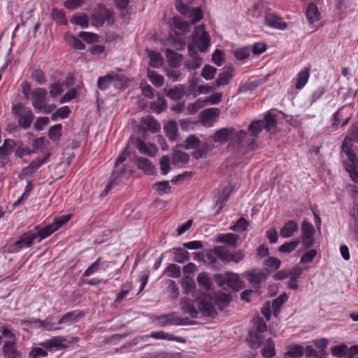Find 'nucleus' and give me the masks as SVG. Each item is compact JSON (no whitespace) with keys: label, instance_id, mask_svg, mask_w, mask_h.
Returning <instances> with one entry per match:
<instances>
[{"label":"nucleus","instance_id":"a19ab883","mask_svg":"<svg viewBox=\"0 0 358 358\" xmlns=\"http://www.w3.org/2000/svg\"><path fill=\"white\" fill-rule=\"evenodd\" d=\"M216 256L223 262L229 263L231 262L230 257L231 252L222 246H216L213 250Z\"/></svg>","mask_w":358,"mask_h":358},{"label":"nucleus","instance_id":"4468645a","mask_svg":"<svg viewBox=\"0 0 358 358\" xmlns=\"http://www.w3.org/2000/svg\"><path fill=\"white\" fill-rule=\"evenodd\" d=\"M245 275L255 288L259 287L261 282L266 279V275L259 269L245 271Z\"/></svg>","mask_w":358,"mask_h":358},{"label":"nucleus","instance_id":"f8f14e48","mask_svg":"<svg viewBox=\"0 0 358 358\" xmlns=\"http://www.w3.org/2000/svg\"><path fill=\"white\" fill-rule=\"evenodd\" d=\"M159 324L162 327H165L171 324H187L188 318H180L176 317L175 313L162 315L157 317Z\"/></svg>","mask_w":358,"mask_h":358},{"label":"nucleus","instance_id":"2eb2a0df","mask_svg":"<svg viewBox=\"0 0 358 358\" xmlns=\"http://www.w3.org/2000/svg\"><path fill=\"white\" fill-rule=\"evenodd\" d=\"M220 110L217 108L205 109L199 114L200 120L204 125L211 124L220 115Z\"/></svg>","mask_w":358,"mask_h":358},{"label":"nucleus","instance_id":"f257e3e1","mask_svg":"<svg viewBox=\"0 0 358 358\" xmlns=\"http://www.w3.org/2000/svg\"><path fill=\"white\" fill-rule=\"evenodd\" d=\"M199 308L196 309L194 301L182 298L181 300V310L184 313L189 314L192 318H196L199 312L207 317H215L217 311L212 301L211 296L206 293L201 294L196 298Z\"/></svg>","mask_w":358,"mask_h":358},{"label":"nucleus","instance_id":"6e6d98bb","mask_svg":"<svg viewBox=\"0 0 358 358\" xmlns=\"http://www.w3.org/2000/svg\"><path fill=\"white\" fill-rule=\"evenodd\" d=\"M233 75L231 72L225 71L220 73L216 80L217 86H222L227 85L231 80Z\"/></svg>","mask_w":358,"mask_h":358},{"label":"nucleus","instance_id":"774afa93","mask_svg":"<svg viewBox=\"0 0 358 358\" xmlns=\"http://www.w3.org/2000/svg\"><path fill=\"white\" fill-rule=\"evenodd\" d=\"M276 127V120L274 115H266L264 117V125L267 131H270L274 129Z\"/></svg>","mask_w":358,"mask_h":358},{"label":"nucleus","instance_id":"a878e982","mask_svg":"<svg viewBox=\"0 0 358 358\" xmlns=\"http://www.w3.org/2000/svg\"><path fill=\"white\" fill-rule=\"evenodd\" d=\"M306 15L309 24H313L320 20V13L315 3L311 2L308 4Z\"/></svg>","mask_w":358,"mask_h":358},{"label":"nucleus","instance_id":"c85d7f7f","mask_svg":"<svg viewBox=\"0 0 358 358\" xmlns=\"http://www.w3.org/2000/svg\"><path fill=\"white\" fill-rule=\"evenodd\" d=\"M227 285L234 291H238L243 288L244 283L240 280L238 274L228 272Z\"/></svg>","mask_w":358,"mask_h":358},{"label":"nucleus","instance_id":"5701e85b","mask_svg":"<svg viewBox=\"0 0 358 358\" xmlns=\"http://www.w3.org/2000/svg\"><path fill=\"white\" fill-rule=\"evenodd\" d=\"M235 129L233 127L222 128L217 131L213 136L215 143H225L234 134Z\"/></svg>","mask_w":358,"mask_h":358},{"label":"nucleus","instance_id":"680f3d73","mask_svg":"<svg viewBox=\"0 0 358 358\" xmlns=\"http://www.w3.org/2000/svg\"><path fill=\"white\" fill-rule=\"evenodd\" d=\"M348 347L345 344L336 345L331 348V355L336 357H343L346 355Z\"/></svg>","mask_w":358,"mask_h":358},{"label":"nucleus","instance_id":"c9c22d12","mask_svg":"<svg viewBox=\"0 0 358 358\" xmlns=\"http://www.w3.org/2000/svg\"><path fill=\"white\" fill-rule=\"evenodd\" d=\"M261 354L264 358H272L275 356V343L271 338L266 339V343L262 349Z\"/></svg>","mask_w":358,"mask_h":358},{"label":"nucleus","instance_id":"cd10ccee","mask_svg":"<svg viewBox=\"0 0 358 358\" xmlns=\"http://www.w3.org/2000/svg\"><path fill=\"white\" fill-rule=\"evenodd\" d=\"M21 323L23 324H38L40 327H43L47 331L59 330L61 329L60 327L57 326L55 323L39 319L23 320L21 321Z\"/></svg>","mask_w":358,"mask_h":358},{"label":"nucleus","instance_id":"7c9ffc66","mask_svg":"<svg viewBox=\"0 0 358 358\" xmlns=\"http://www.w3.org/2000/svg\"><path fill=\"white\" fill-rule=\"evenodd\" d=\"M165 55L169 65L173 68L178 67L182 61V55L170 48H167Z\"/></svg>","mask_w":358,"mask_h":358},{"label":"nucleus","instance_id":"8fccbe9b","mask_svg":"<svg viewBox=\"0 0 358 358\" xmlns=\"http://www.w3.org/2000/svg\"><path fill=\"white\" fill-rule=\"evenodd\" d=\"M346 140L349 142L350 150H352V142L355 141L358 143V123L351 126L349 130V135L344 138L343 142H345Z\"/></svg>","mask_w":358,"mask_h":358},{"label":"nucleus","instance_id":"69168bd1","mask_svg":"<svg viewBox=\"0 0 358 358\" xmlns=\"http://www.w3.org/2000/svg\"><path fill=\"white\" fill-rule=\"evenodd\" d=\"M259 84L260 83L258 81L246 82L243 83L239 85L238 93L245 92L247 91H252L256 89L259 85Z\"/></svg>","mask_w":358,"mask_h":358},{"label":"nucleus","instance_id":"7ed1b4c3","mask_svg":"<svg viewBox=\"0 0 358 358\" xmlns=\"http://www.w3.org/2000/svg\"><path fill=\"white\" fill-rule=\"evenodd\" d=\"M13 113L18 117V124L20 127L27 129L31 126L34 115L29 108H27L22 103L13 105L12 107Z\"/></svg>","mask_w":358,"mask_h":358},{"label":"nucleus","instance_id":"aec40b11","mask_svg":"<svg viewBox=\"0 0 358 358\" xmlns=\"http://www.w3.org/2000/svg\"><path fill=\"white\" fill-rule=\"evenodd\" d=\"M299 231L297 222L293 220L286 222L280 230L281 237L287 238L294 236Z\"/></svg>","mask_w":358,"mask_h":358},{"label":"nucleus","instance_id":"a18cd8bd","mask_svg":"<svg viewBox=\"0 0 358 358\" xmlns=\"http://www.w3.org/2000/svg\"><path fill=\"white\" fill-rule=\"evenodd\" d=\"M83 316V315L80 311L69 312L62 317L58 324H62L67 322H73Z\"/></svg>","mask_w":358,"mask_h":358},{"label":"nucleus","instance_id":"e433bc0d","mask_svg":"<svg viewBox=\"0 0 358 358\" xmlns=\"http://www.w3.org/2000/svg\"><path fill=\"white\" fill-rule=\"evenodd\" d=\"M189 160V156L187 153L175 150L172 155V164L176 166H182L187 164Z\"/></svg>","mask_w":358,"mask_h":358},{"label":"nucleus","instance_id":"3c124183","mask_svg":"<svg viewBox=\"0 0 358 358\" xmlns=\"http://www.w3.org/2000/svg\"><path fill=\"white\" fill-rule=\"evenodd\" d=\"M174 261L178 263H184L189 260V254L183 248L174 249Z\"/></svg>","mask_w":358,"mask_h":358},{"label":"nucleus","instance_id":"393cba45","mask_svg":"<svg viewBox=\"0 0 358 358\" xmlns=\"http://www.w3.org/2000/svg\"><path fill=\"white\" fill-rule=\"evenodd\" d=\"M108 262H103L101 257H98L97 259L92 263L84 271L83 276L87 277L96 273L99 270H106V267L108 266Z\"/></svg>","mask_w":358,"mask_h":358},{"label":"nucleus","instance_id":"09e8293b","mask_svg":"<svg viewBox=\"0 0 358 358\" xmlns=\"http://www.w3.org/2000/svg\"><path fill=\"white\" fill-rule=\"evenodd\" d=\"M151 108L159 114L167 108V101L164 97L158 95L157 100L151 103Z\"/></svg>","mask_w":358,"mask_h":358},{"label":"nucleus","instance_id":"2f4dec72","mask_svg":"<svg viewBox=\"0 0 358 358\" xmlns=\"http://www.w3.org/2000/svg\"><path fill=\"white\" fill-rule=\"evenodd\" d=\"M136 148L140 152L148 155L150 157H153L157 151V148L155 145L151 143L147 145L141 139L139 138L136 140Z\"/></svg>","mask_w":358,"mask_h":358},{"label":"nucleus","instance_id":"864d4df0","mask_svg":"<svg viewBox=\"0 0 358 358\" xmlns=\"http://www.w3.org/2000/svg\"><path fill=\"white\" fill-rule=\"evenodd\" d=\"M299 243L300 240L298 238L287 242L278 248V251L281 253H289L296 248Z\"/></svg>","mask_w":358,"mask_h":358},{"label":"nucleus","instance_id":"dca6fc26","mask_svg":"<svg viewBox=\"0 0 358 358\" xmlns=\"http://www.w3.org/2000/svg\"><path fill=\"white\" fill-rule=\"evenodd\" d=\"M127 169L125 167H121L120 169L113 171L108 185L106 186L103 192L106 194L115 185H117L119 182L124 177Z\"/></svg>","mask_w":358,"mask_h":358},{"label":"nucleus","instance_id":"20e7f679","mask_svg":"<svg viewBox=\"0 0 358 358\" xmlns=\"http://www.w3.org/2000/svg\"><path fill=\"white\" fill-rule=\"evenodd\" d=\"M192 41L200 52H205L209 48L210 38L207 31L204 29V25L196 27L192 35Z\"/></svg>","mask_w":358,"mask_h":358},{"label":"nucleus","instance_id":"0e129e2a","mask_svg":"<svg viewBox=\"0 0 358 358\" xmlns=\"http://www.w3.org/2000/svg\"><path fill=\"white\" fill-rule=\"evenodd\" d=\"M254 324L255 325V331L258 333H264L267 331V325L264 319L259 316H257L254 318Z\"/></svg>","mask_w":358,"mask_h":358},{"label":"nucleus","instance_id":"f03ea898","mask_svg":"<svg viewBox=\"0 0 358 358\" xmlns=\"http://www.w3.org/2000/svg\"><path fill=\"white\" fill-rule=\"evenodd\" d=\"M341 149L350 161V164H345V169L349 173L352 180L355 182H358V157L354 152L353 150H350L349 142L347 140L343 142Z\"/></svg>","mask_w":358,"mask_h":358},{"label":"nucleus","instance_id":"603ef678","mask_svg":"<svg viewBox=\"0 0 358 358\" xmlns=\"http://www.w3.org/2000/svg\"><path fill=\"white\" fill-rule=\"evenodd\" d=\"M62 126L61 124L52 126L48 131V136L54 142L58 141L62 136Z\"/></svg>","mask_w":358,"mask_h":358},{"label":"nucleus","instance_id":"412c9836","mask_svg":"<svg viewBox=\"0 0 358 358\" xmlns=\"http://www.w3.org/2000/svg\"><path fill=\"white\" fill-rule=\"evenodd\" d=\"M165 94L173 101H180L185 94V87L183 85H177L173 88L164 89Z\"/></svg>","mask_w":358,"mask_h":358},{"label":"nucleus","instance_id":"338daca9","mask_svg":"<svg viewBox=\"0 0 358 358\" xmlns=\"http://www.w3.org/2000/svg\"><path fill=\"white\" fill-rule=\"evenodd\" d=\"M234 55L238 60H244L250 55V49L248 47L241 48L234 51Z\"/></svg>","mask_w":358,"mask_h":358},{"label":"nucleus","instance_id":"6e6552de","mask_svg":"<svg viewBox=\"0 0 358 358\" xmlns=\"http://www.w3.org/2000/svg\"><path fill=\"white\" fill-rule=\"evenodd\" d=\"M66 341V338L64 336H55L41 343V345L50 350H62L68 348V345L64 343Z\"/></svg>","mask_w":358,"mask_h":358},{"label":"nucleus","instance_id":"e2e57ef3","mask_svg":"<svg viewBox=\"0 0 358 358\" xmlns=\"http://www.w3.org/2000/svg\"><path fill=\"white\" fill-rule=\"evenodd\" d=\"M78 36L87 43H94L98 41L99 37L96 34L80 31Z\"/></svg>","mask_w":358,"mask_h":358},{"label":"nucleus","instance_id":"4d7b16f0","mask_svg":"<svg viewBox=\"0 0 358 358\" xmlns=\"http://www.w3.org/2000/svg\"><path fill=\"white\" fill-rule=\"evenodd\" d=\"M206 105L204 99H199L195 102L189 103L187 110L189 114H195L200 108H203Z\"/></svg>","mask_w":358,"mask_h":358},{"label":"nucleus","instance_id":"de8ad7c7","mask_svg":"<svg viewBox=\"0 0 358 358\" xmlns=\"http://www.w3.org/2000/svg\"><path fill=\"white\" fill-rule=\"evenodd\" d=\"M150 65L153 68H159L163 64V58L160 53L149 51Z\"/></svg>","mask_w":358,"mask_h":358},{"label":"nucleus","instance_id":"a211bd4d","mask_svg":"<svg viewBox=\"0 0 358 358\" xmlns=\"http://www.w3.org/2000/svg\"><path fill=\"white\" fill-rule=\"evenodd\" d=\"M240 238L238 234L232 233L220 234L216 238L217 243H225L231 248L237 247V242Z\"/></svg>","mask_w":358,"mask_h":358},{"label":"nucleus","instance_id":"9b49d317","mask_svg":"<svg viewBox=\"0 0 358 358\" xmlns=\"http://www.w3.org/2000/svg\"><path fill=\"white\" fill-rule=\"evenodd\" d=\"M265 24L269 27L280 30H284L287 28V23L275 13L268 12L266 13Z\"/></svg>","mask_w":358,"mask_h":358},{"label":"nucleus","instance_id":"4c0bfd02","mask_svg":"<svg viewBox=\"0 0 358 358\" xmlns=\"http://www.w3.org/2000/svg\"><path fill=\"white\" fill-rule=\"evenodd\" d=\"M288 296L285 293L282 294L278 298L273 299L272 302V308L275 317H278L282 306L287 301Z\"/></svg>","mask_w":358,"mask_h":358},{"label":"nucleus","instance_id":"9d476101","mask_svg":"<svg viewBox=\"0 0 358 358\" xmlns=\"http://www.w3.org/2000/svg\"><path fill=\"white\" fill-rule=\"evenodd\" d=\"M46 96L47 91L44 88H36L31 92L32 106L37 112H41Z\"/></svg>","mask_w":358,"mask_h":358},{"label":"nucleus","instance_id":"423d86ee","mask_svg":"<svg viewBox=\"0 0 358 358\" xmlns=\"http://www.w3.org/2000/svg\"><path fill=\"white\" fill-rule=\"evenodd\" d=\"M232 141L234 144L241 148H245L247 150H253L257 147L255 138L249 136L247 132L243 130L235 133Z\"/></svg>","mask_w":358,"mask_h":358},{"label":"nucleus","instance_id":"052dcab7","mask_svg":"<svg viewBox=\"0 0 358 358\" xmlns=\"http://www.w3.org/2000/svg\"><path fill=\"white\" fill-rule=\"evenodd\" d=\"M202 62L203 61L201 57H196L185 62V66L189 71L196 70L201 66Z\"/></svg>","mask_w":358,"mask_h":358},{"label":"nucleus","instance_id":"f704fd0d","mask_svg":"<svg viewBox=\"0 0 358 358\" xmlns=\"http://www.w3.org/2000/svg\"><path fill=\"white\" fill-rule=\"evenodd\" d=\"M310 76V69L306 67L303 69L301 71L297 74L296 83L295 85V88L296 90L302 89L306 84L307 83Z\"/></svg>","mask_w":358,"mask_h":358},{"label":"nucleus","instance_id":"b1692460","mask_svg":"<svg viewBox=\"0 0 358 358\" xmlns=\"http://www.w3.org/2000/svg\"><path fill=\"white\" fill-rule=\"evenodd\" d=\"M264 340V336L261 333H258L251 330L247 338L248 345L251 349H257L263 343Z\"/></svg>","mask_w":358,"mask_h":358},{"label":"nucleus","instance_id":"6ab92c4d","mask_svg":"<svg viewBox=\"0 0 358 358\" xmlns=\"http://www.w3.org/2000/svg\"><path fill=\"white\" fill-rule=\"evenodd\" d=\"M134 163L138 169L143 171L147 174H153L155 171V166L147 158L135 157Z\"/></svg>","mask_w":358,"mask_h":358},{"label":"nucleus","instance_id":"c756f323","mask_svg":"<svg viewBox=\"0 0 358 358\" xmlns=\"http://www.w3.org/2000/svg\"><path fill=\"white\" fill-rule=\"evenodd\" d=\"M2 350L6 358H18L20 357V352L15 348V341H6Z\"/></svg>","mask_w":358,"mask_h":358},{"label":"nucleus","instance_id":"79ce46f5","mask_svg":"<svg viewBox=\"0 0 358 358\" xmlns=\"http://www.w3.org/2000/svg\"><path fill=\"white\" fill-rule=\"evenodd\" d=\"M71 22L79 25L82 28H87L89 25L88 17L85 13H76L71 19Z\"/></svg>","mask_w":358,"mask_h":358},{"label":"nucleus","instance_id":"bb28decb","mask_svg":"<svg viewBox=\"0 0 358 358\" xmlns=\"http://www.w3.org/2000/svg\"><path fill=\"white\" fill-rule=\"evenodd\" d=\"M43 164V162L39 161V158L34 159L29 166L22 169L19 178L23 179L27 176H32Z\"/></svg>","mask_w":358,"mask_h":358},{"label":"nucleus","instance_id":"0eeeda50","mask_svg":"<svg viewBox=\"0 0 358 358\" xmlns=\"http://www.w3.org/2000/svg\"><path fill=\"white\" fill-rule=\"evenodd\" d=\"M111 12L108 9L102 5H99L91 15V24L96 27H100L109 20Z\"/></svg>","mask_w":358,"mask_h":358},{"label":"nucleus","instance_id":"39448f33","mask_svg":"<svg viewBox=\"0 0 358 358\" xmlns=\"http://www.w3.org/2000/svg\"><path fill=\"white\" fill-rule=\"evenodd\" d=\"M176 8L185 17L189 18L192 24H195L203 17L200 7L191 8L188 4L184 3L182 0H176Z\"/></svg>","mask_w":358,"mask_h":358},{"label":"nucleus","instance_id":"473e14b6","mask_svg":"<svg viewBox=\"0 0 358 358\" xmlns=\"http://www.w3.org/2000/svg\"><path fill=\"white\" fill-rule=\"evenodd\" d=\"M141 122L146 127V129L152 133L157 132L160 130V124L151 115L142 117Z\"/></svg>","mask_w":358,"mask_h":358},{"label":"nucleus","instance_id":"5fc2aeb1","mask_svg":"<svg viewBox=\"0 0 358 358\" xmlns=\"http://www.w3.org/2000/svg\"><path fill=\"white\" fill-rule=\"evenodd\" d=\"M217 72V69L213 66L209 64H206L203 68L201 72V76L204 78L206 80H209L214 78L215 73Z\"/></svg>","mask_w":358,"mask_h":358},{"label":"nucleus","instance_id":"4be33fe9","mask_svg":"<svg viewBox=\"0 0 358 358\" xmlns=\"http://www.w3.org/2000/svg\"><path fill=\"white\" fill-rule=\"evenodd\" d=\"M35 230L36 231L35 233L36 237V238H38V241L41 242L42 240L50 236L52 234L57 231V227L55 224H53V223L43 227H41L40 226L37 225L35 227Z\"/></svg>","mask_w":358,"mask_h":358},{"label":"nucleus","instance_id":"ddd939ff","mask_svg":"<svg viewBox=\"0 0 358 358\" xmlns=\"http://www.w3.org/2000/svg\"><path fill=\"white\" fill-rule=\"evenodd\" d=\"M231 192L232 187L231 186L224 187L221 190L217 191L215 201L216 214H218L222 210Z\"/></svg>","mask_w":358,"mask_h":358},{"label":"nucleus","instance_id":"37998d69","mask_svg":"<svg viewBox=\"0 0 358 358\" xmlns=\"http://www.w3.org/2000/svg\"><path fill=\"white\" fill-rule=\"evenodd\" d=\"M147 75L149 80L156 87H160L164 85V78L162 76L152 70L148 69Z\"/></svg>","mask_w":358,"mask_h":358},{"label":"nucleus","instance_id":"1a4fd4ad","mask_svg":"<svg viewBox=\"0 0 358 358\" xmlns=\"http://www.w3.org/2000/svg\"><path fill=\"white\" fill-rule=\"evenodd\" d=\"M122 76L120 75H112L110 73L107 74L105 76L99 77L97 80V86L101 90H105L109 87L110 84L114 82V85L116 87H120L122 84L119 83L121 82Z\"/></svg>","mask_w":358,"mask_h":358},{"label":"nucleus","instance_id":"ea45409f","mask_svg":"<svg viewBox=\"0 0 358 358\" xmlns=\"http://www.w3.org/2000/svg\"><path fill=\"white\" fill-rule=\"evenodd\" d=\"M264 125V121L262 120H253L248 126V131L250 134L249 136L255 138L256 140L258 134L261 132Z\"/></svg>","mask_w":358,"mask_h":358},{"label":"nucleus","instance_id":"58836bf2","mask_svg":"<svg viewBox=\"0 0 358 358\" xmlns=\"http://www.w3.org/2000/svg\"><path fill=\"white\" fill-rule=\"evenodd\" d=\"M304 348L299 344L291 345L288 348V350L285 352V356L292 358H299L303 356Z\"/></svg>","mask_w":358,"mask_h":358},{"label":"nucleus","instance_id":"bf43d9fd","mask_svg":"<svg viewBox=\"0 0 358 358\" xmlns=\"http://www.w3.org/2000/svg\"><path fill=\"white\" fill-rule=\"evenodd\" d=\"M200 144L199 139L195 135H191L185 141L184 148L187 150L194 149Z\"/></svg>","mask_w":358,"mask_h":358},{"label":"nucleus","instance_id":"c03bdc74","mask_svg":"<svg viewBox=\"0 0 358 358\" xmlns=\"http://www.w3.org/2000/svg\"><path fill=\"white\" fill-rule=\"evenodd\" d=\"M315 231V228L312 224L306 220L302 222L301 238H314Z\"/></svg>","mask_w":358,"mask_h":358},{"label":"nucleus","instance_id":"72a5a7b5","mask_svg":"<svg viewBox=\"0 0 358 358\" xmlns=\"http://www.w3.org/2000/svg\"><path fill=\"white\" fill-rule=\"evenodd\" d=\"M164 132L171 141H174L177 138L178 125L176 121L170 120L164 125Z\"/></svg>","mask_w":358,"mask_h":358},{"label":"nucleus","instance_id":"13d9d810","mask_svg":"<svg viewBox=\"0 0 358 358\" xmlns=\"http://www.w3.org/2000/svg\"><path fill=\"white\" fill-rule=\"evenodd\" d=\"M248 224V222L244 217H241L230 227V229L234 231H244L246 230Z\"/></svg>","mask_w":358,"mask_h":358},{"label":"nucleus","instance_id":"f3484780","mask_svg":"<svg viewBox=\"0 0 358 358\" xmlns=\"http://www.w3.org/2000/svg\"><path fill=\"white\" fill-rule=\"evenodd\" d=\"M36 239V235L34 232L31 231H29L24 232L22 236L17 240L15 246L16 247L17 250H20L24 247H31L33 244L34 240Z\"/></svg>","mask_w":358,"mask_h":358},{"label":"nucleus","instance_id":"49530a36","mask_svg":"<svg viewBox=\"0 0 358 358\" xmlns=\"http://www.w3.org/2000/svg\"><path fill=\"white\" fill-rule=\"evenodd\" d=\"M231 301V299L229 294H221L216 296L215 303L220 310H223L226 307L229 306Z\"/></svg>","mask_w":358,"mask_h":358}]
</instances>
